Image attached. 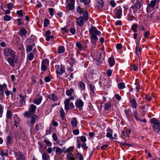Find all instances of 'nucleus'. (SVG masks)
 <instances>
[{
  "instance_id": "nucleus-1",
  "label": "nucleus",
  "mask_w": 160,
  "mask_h": 160,
  "mask_svg": "<svg viewBox=\"0 0 160 160\" xmlns=\"http://www.w3.org/2000/svg\"><path fill=\"white\" fill-rule=\"evenodd\" d=\"M89 32L91 35V38L94 40H98V37H100L101 32L98 30L96 28L92 26L89 30Z\"/></svg>"
},
{
  "instance_id": "nucleus-2",
  "label": "nucleus",
  "mask_w": 160,
  "mask_h": 160,
  "mask_svg": "<svg viewBox=\"0 0 160 160\" xmlns=\"http://www.w3.org/2000/svg\"><path fill=\"white\" fill-rule=\"evenodd\" d=\"M151 122L153 124L152 128L154 131L156 133L160 132V122L159 120L155 118L151 119Z\"/></svg>"
},
{
  "instance_id": "nucleus-3",
  "label": "nucleus",
  "mask_w": 160,
  "mask_h": 160,
  "mask_svg": "<svg viewBox=\"0 0 160 160\" xmlns=\"http://www.w3.org/2000/svg\"><path fill=\"white\" fill-rule=\"evenodd\" d=\"M3 54L5 57L11 56L16 57V52L12 49L6 48L3 49Z\"/></svg>"
},
{
  "instance_id": "nucleus-4",
  "label": "nucleus",
  "mask_w": 160,
  "mask_h": 160,
  "mask_svg": "<svg viewBox=\"0 0 160 160\" xmlns=\"http://www.w3.org/2000/svg\"><path fill=\"white\" fill-rule=\"evenodd\" d=\"M113 13L115 17L118 19L121 18L122 14V9L121 7L120 6L116 7L114 9Z\"/></svg>"
},
{
  "instance_id": "nucleus-5",
  "label": "nucleus",
  "mask_w": 160,
  "mask_h": 160,
  "mask_svg": "<svg viewBox=\"0 0 160 160\" xmlns=\"http://www.w3.org/2000/svg\"><path fill=\"white\" fill-rule=\"evenodd\" d=\"M143 0H136L133 5L132 6L131 8L133 9V12L135 13L141 7V3H142Z\"/></svg>"
},
{
  "instance_id": "nucleus-6",
  "label": "nucleus",
  "mask_w": 160,
  "mask_h": 160,
  "mask_svg": "<svg viewBox=\"0 0 160 160\" xmlns=\"http://www.w3.org/2000/svg\"><path fill=\"white\" fill-rule=\"evenodd\" d=\"M49 65V61L48 59H43L41 62V70L45 72L47 69Z\"/></svg>"
},
{
  "instance_id": "nucleus-7",
  "label": "nucleus",
  "mask_w": 160,
  "mask_h": 160,
  "mask_svg": "<svg viewBox=\"0 0 160 160\" xmlns=\"http://www.w3.org/2000/svg\"><path fill=\"white\" fill-rule=\"evenodd\" d=\"M65 109L67 111L71 109H72L75 107L72 102H70L69 99H66L64 101Z\"/></svg>"
},
{
  "instance_id": "nucleus-8",
  "label": "nucleus",
  "mask_w": 160,
  "mask_h": 160,
  "mask_svg": "<svg viewBox=\"0 0 160 160\" xmlns=\"http://www.w3.org/2000/svg\"><path fill=\"white\" fill-rule=\"evenodd\" d=\"M56 72L57 74L62 75L65 71V69L62 65H57L55 66Z\"/></svg>"
},
{
  "instance_id": "nucleus-9",
  "label": "nucleus",
  "mask_w": 160,
  "mask_h": 160,
  "mask_svg": "<svg viewBox=\"0 0 160 160\" xmlns=\"http://www.w3.org/2000/svg\"><path fill=\"white\" fill-rule=\"evenodd\" d=\"M131 130L128 129L127 128H124L121 135V137L122 138L124 139L125 137H128L129 135L130 134Z\"/></svg>"
},
{
  "instance_id": "nucleus-10",
  "label": "nucleus",
  "mask_w": 160,
  "mask_h": 160,
  "mask_svg": "<svg viewBox=\"0 0 160 160\" xmlns=\"http://www.w3.org/2000/svg\"><path fill=\"white\" fill-rule=\"evenodd\" d=\"M124 111L128 119L129 120H132L133 117L131 111L128 109H124Z\"/></svg>"
},
{
  "instance_id": "nucleus-11",
  "label": "nucleus",
  "mask_w": 160,
  "mask_h": 160,
  "mask_svg": "<svg viewBox=\"0 0 160 160\" xmlns=\"http://www.w3.org/2000/svg\"><path fill=\"white\" fill-rule=\"evenodd\" d=\"M83 104V102L80 99H77L75 102L76 107L80 110H81L82 109Z\"/></svg>"
},
{
  "instance_id": "nucleus-12",
  "label": "nucleus",
  "mask_w": 160,
  "mask_h": 160,
  "mask_svg": "<svg viewBox=\"0 0 160 160\" xmlns=\"http://www.w3.org/2000/svg\"><path fill=\"white\" fill-rule=\"evenodd\" d=\"M15 155L16 157L17 160H25L24 155L20 152H15Z\"/></svg>"
},
{
  "instance_id": "nucleus-13",
  "label": "nucleus",
  "mask_w": 160,
  "mask_h": 160,
  "mask_svg": "<svg viewBox=\"0 0 160 160\" xmlns=\"http://www.w3.org/2000/svg\"><path fill=\"white\" fill-rule=\"evenodd\" d=\"M8 62L9 64L12 67H13L15 65V63L17 61V59L16 58V57H9L8 60Z\"/></svg>"
},
{
  "instance_id": "nucleus-14",
  "label": "nucleus",
  "mask_w": 160,
  "mask_h": 160,
  "mask_svg": "<svg viewBox=\"0 0 160 160\" xmlns=\"http://www.w3.org/2000/svg\"><path fill=\"white\" fill-rule=\"evenodd\" d=\"M0 155L3 160L5 159V157L8 156V150L7 149H2L0 151Z\"/></svg>"
},
{
  "instance_id": "nucleus-15",
  "label": "nucleus",
  "mask_w": 160,
  "mask_h": 160,
  "mask_svg": "<svg viewBox=\"0 0 160 160\" xmlns=\"http://www.w3.org/2000/svg\"><path fill=\"white\" fill-rule=\"evenodd\" d=\"M42 99V96L38 94L37 98L35 99L33 102L37 105H39L41 103Z\"/></svg>"
},
{
  "instance_id": "nucleus-16",
  "label": "nucleus",
  "mask_w": 160,
  "mask_h": 160,
  "mask_svg": "<svg viewBox=\"0 0 160 160\" xmlns=\"http://www.w3.org/2000/svg\"><path fill=\"white\" fill-rule=\"evenodd\" d=\"M84 18L82 17H80L77 18L76 21L77 23L80 26H82L84 23Z\"/></svg>"
},
{
  "instance_id": "nucleus-17",
  "label": "nucleus",
  "mask_w": 160,
  "mask_h": 160,
  "mask_svg": "<svg viewBox=\"0 0 160 160\" xmlns=\"http://www.w3.org/2000/svg\"><path fill=\"white\" fill-rule=\"evenodd\" d=\"M7 86V85L4 83L2 85L0 84V95L1 96L4 95V90L5 89Z\"/></svg>"
},
{
  "instance_id": "nucleus-18",
  "label": "nucleus",
  "mask_w": 160,
  "mask_h": 160,
  "mask_svg": "<svg viewBox=\"0 0 160 160\" xmlns=\"http://www.w3.org/2000/svg\"><path fill=\"white\" fill-rule=\"evenodd\" d=\"M51 31L49 30H48L46 31L45 33V37H46V40H49L50 39H52L53 38V35H50L51 34Z\"/></svg>"
},
{
  "instance_id": "nucleus-19",
  "label": "nucleus",
  "mask_w": 160,
  "mask_h": 160,
  "mask_svg": "<svg viewBox=\"0 0 160 160\" xmlns=\"http://www.w3.org/2000/svg\"><path fill=\"white\" fill-rule=\"evenodd\" d=\"M19 118L17 115H15L14 117V126L16 128L18 127L17 125L19 123Z\"/></svg>"
},
{
  "instance_id": "nucleus-20",
  "label": "nucleus",
  "mask_w": 160,
  "mask_h": 160,
  "mask_svg": "<svg viewBox=\"0 0 160 160\" xmlns=\"http://www.w3.org/2000/svg\"><path fill=\"white\" fill-rule=\"evenodd\" d=\"M130 102L131 103V107L134 109L136 108L137 107V103L135 99H132L131 100Z\"/></svg>"
},
{
  "instance_id": "nucleus-21",
  "label": "nucleus",
  "mask_w": 160,
  "mask_h": 160,
  "mask_svg": "<svg viewBox=\"0 0 160 160\" xmlns=\"http://www.w3.org/2000/svg\"><path fill=\"white\" fill-rule=\"evenodd\" d=\"M78 87L80 88L81 91H84L85 90V84L82 82H80L78 83Z\"/></svg>"
},
{
  "instance_id": "nucleus-22",
  "label": "nucleus",
  "mask_w": 160,
  "mask_h": 160,
  "mask_svg": "<svg viewBox=\"0 0 160 160\" xmlns=\"http://www.w3.org/2000/svg\"><path fill=\"white\" fill-rule=\"evenodd\" d=\"M141 48L138 46H136L135 48V53L136 55L139 57L140 56L141 53Z\"/></svg>"
},
{
  "instance_id": "nucleus-23",
  "label": "nucleus",
  "mask_w": 160,
  "mask_h": 160,
  "mask_svg": "<svg viewBox=\"0 0 160 160\" xmlns=\"http://www.w3.org/2000/svg\"><path fill=\"white\" fill-rule=\"evenodd\" d=\"M36 106L34 104H31L29 108V111L32 113L33 114L35 113L36 109Z\"/></svg>"
},
{
  "instance_id": "nucleus-24",
  "label": "nucleus",
  "mask_w": 160,
  "mask_h": 160,
  "mask_svg": "<svg viewBox=\"0 0 160 160\" xmlns=\"http://www.w3.org/2000/svg\"><path fill=\"white\" fill-rule=\"evenodd\" d=\"M156 3V1L155 0L151 1L150 3H148V4L147 8H154Z\"/></svg>"
},
{
  "instance_id": "nucleus-25",
  "label": "nucleus",
  "mask_w": 160,
  "mask_h": 160,
  "mask_svg": "<svg viewBox=\"0 0 160 160\" xmlns=\"http://www.w3.org/2000/svg\"><path fill=\"white\" fill-rule=\"evenodd\" d=\"M42 160H50V156L47 153H45L42 154Z\"/></svg>"
},
{
  "instance_id": "nucleus-26",
  "label": "nucleus",
  "mask_w": 160,
  "mask_h": 160,
  "mask_svg": "<svg viewBox=\"0 0 160 160\" xmlns=\"http://www.w3.org/2000/svg\"><path fill=\"white\" fill-rule=\"evenodd\" d=\"M71 124L72 127H75L77 124V121L75 118H72L71 119Z\"/></svg>"
},
{
  "instance_id": "nucleus-27",
  "label": "nucleus",
  "mask_w": 160,
  "mask_h": 160,
  "mask_svg": "<svg viewBox=\"0 0 160 160\" xmlns=\"http://www.w3.org/2000/svg\"><path fill=\"white\" fill-rule=\"evenodd\" d=\"M67 158L68 160H75V159L73 154L70 152H69L68 153L67 156Z\"/></svg>"
},
{
  "instance_id": "nucleus-28",
  "label": "nucleus",
  "mask_w": 160,
  "mask_h": 160,
  "mask_svg": "<svg viewBox=\"0 0 160 160\" xmlns=\"http://www.w3.org/2000/svg\"><path fill=\"white\" fill-rule=\"evenodd\" d=\"M112 130L110 129H108V132L106 134V137L108 138H111L112 139H114V138L112 137Z\"/></svg>"
},
{
  "instance_id": "nucleus-29",
  "label": "nucleus",
  "mask_w": 160,
  "mask_h": 160,
  "mask_svg": "<svg viewBox=\"0 0 160 160\" xmlns=\"http://www.w3.org/2000/svg\"><path fill=\"white\" fill-rule=\"evenodd\" d=\"M55 148H56L55 152L57 155H59L62 154V151L60 148L55 147L54 148V150H55Z\"/></svg>"
},
{
  "instance_id": "nucleus-30",
  "label": "nucleus",
  "mask_w": 160,
  "mask_h": 160,
  "mask_svg": "<svg viewBox=\"0 0 160 160\" xmlns=\"http://www.w3.org/2000/svg\"><path fill=\"white\" fill-rule=\"evenodd\" d=\"M19 32L20 36H23L25 35L27 31L24 28H22L20 29Z\"/></svg>"
},
{
  "instance_id": "nucleus-31",
  "label": "nucleus",
  "mask_w": 160,
  "mask_h": 160,
  "mask_svg": "<svg viewBox=\"0 0 160 160\" xmlns=\"http://www.w3.org/2000/svg\"><path fill=\"white\" fill-rule=\"evenodd\" d=\"M38 118V116L36 114H34L32 117L31 120V123L32 125L34 124L36 120Z\"/></svg>"
},
{
  "instance_id": "nucleus-32",
  "label": "nucleus",
  "mask_w": 160,
  "mask_h": 160,
  "mask_svg": "<svg viewBox=\"0 0 160 160\" xmlns=\"http://www.w3.org/2000/svg\"><path fill=\"white\" fill-rule=\"evenodd\" d=\"M49 98L50 99H51L53 102L56 101L58 100V98L53 93L51 94L50 95V97Z\"/></svg>"
},
{
  "instance_id": "nucleus-33",
  "label": "nucleus",
  "mask_w": 160,
  "mask_h": 160,
  "mask_svg": "<svg viewBox=\"0 0 160 160\" xmlns=\"http://www.w3.org/2000/svg\"><path fill=\"white\" fill-rule=\"evenodd\" d=\"M108 62H109V65L112 67L115 64V60L114 58L112 57L108 59Z\"/></svg>"
},
{
  "instance_id": "nucleus-34",
  "label": "nucleus",
  "mask_w": 160,
  "mask_h": 160,
  "mask_svg": "<svg viewBox=\"0 0 160 160\" xmlns=\"http://www.w3.org/2000/svg\"><path fill=\"white\" fill-rule=\"evenodd\" d=\"M111 104L109 102H108L105 104L104 105V108L106 110H108L111 108Z\"/></svg>"
},
{
  "instance_id": "nucleus-35",
  "label": "nucleus",
  "mask_w": 160,
  "mask_h": 160,
  "mask_svg": "<svg viewBox=\"0 0 160 160\" xmlns=\"http://www.w3.org/2000/svg\"><path fill=\"white\" fill-rule=\"evenodd\" d=\"M65 52L64 47L63 46H61L58 48V53H63Z\"/></svg>"
},
{
  "instance_id": "nucleus-36",
  "label": "nucleus",
  "mask_w": 160,
  "mask_h": 160,
  "mask_svg": "<svg viewBox=\"0 0 160 160\" xmlns=\"http://www.w3.org/2000/svg\"><path fill=\"white\" fill-rule=\"evenodd\" d=\"M89 86L90 89L91 93L92 92V93H94L96 90V88L94 85L92 84H89Z\"/></svg>"
},
{
  "instance_id": "nucleus-37",
  "label": "nucleus",
  "mask_w": 160,
  "mask_h": 160,
  "mask_svg": "<svg viewBox=\"0 0 160 160\" xmlns=\"http://www.w3.org/2000/svg\"><path fill=\"white\" fill-rule=\"evenodd\" d=\"M74 92V90L72 88H70L68 90H67L66 92V94L68 96H71Z\"/></svg>"
},
{
  "instance_id": "nucleus-38",
  "label": "nucleus",
  "mask_w": 160,
  "mask_h": 160,
  "mask_svg": "<svg viewBox=\"0 0 160 160\" xmlns=\"http://www.w3.org/2000/svg\"><path fill=\"white\" fill-rule=\"evenodd\" d=\"M33 114L32 113L29 111H27L24 113V117H26L27 118H29L31 117L32 115Z\"/></svg>"
},
{
  "instance_id": "nucleus-39",
  "label": "nucleus",
  "mask_w": 160,
  "mask_h": 160,
  "mask_svg": "<svg viewBox=\"0 0 160 160\" xmlns=\"http://www.w3.org/2000/svg\"><path fill=\"white\" fill-rule=\"evenodd\" d=\"M60 114L61 118L64 119L65 117V113L63 109L62 108H61L60 109Z\"/></svg>"
},
{
  "instance_id": "nucleus-40",
  "label": "nucleus",
  "mask_w": 160,
  "mask_h": 160,
  "mask_svg": "<svg viewBox=\"0 0 160 160\" xmlns=\"http://www.w3.org/2000/svg\"><path fill=\"white\" fill-rule=\"evenodd\" d=\"M138 27V25L136 24H134L132 26L131 29L134 32H135L137 31V29Z\"/></svg>"
},
{
  "instance_id": "nucleus-41",
  "label": "nucleus",
  "mask_w": 160,
  "mask_h": 160,
  "mask_svg": "<svg viewBox=\"0 0 160 160\" xmlns=\"http://www.w3.org/2000/svg\"><path fill=\"white\" fill-rule=\"evenodd\" d=\"M49 24V21L48 19L45 18L44 21V26L47 27Z\"/></svg>"
},
{
  "instance_id": "nucleus-42",
  "label": "nucleus",
  "mask_w": 160,
  "mask_h": 160,
  "mask_svg": "<svg viewBox=\"0 0 160 160\" xmlns=\"http://www.w3.org/2000/svg\"><path fill=\"white\" fill-rule=\"evenodd\" d=\"M128 20L129 21H131L134 20L135 18V17L132 14H128Z\"/></svg>"
},
{
  "instance_id": "nucleus-43",
  "label": "nucleus",
  "mask_w": 160,
  "mask_h": 160,
  "mask_svg": "<svg viewBox=\"0 0 160 160\" xmlns=\"http://www.w3.org/2000/svg\"><path fill=\"white\" fill-rule=\"evenodd\" d=\"M12 113L10 111L8 110L7 112V117L8 118L11 119L12 118Z\"/></svg>"
},
{
  "instance_id": "nucleus-44",
  "label": "nucleus",
  "mask_w": 160,
  "mask_h": 160,
  "mask_svg": "<svg viewBox=\"0 0 160 160\" xmlns=\"http://www.w3.org/2000/svg\"><path fill=\"white\" fill-rule=\"evenodd\" d=\"M83 18H84V20L87 21L88 20V14L87 12H84L83 13Z\"/></svg>"
},
{
  "instance_id": "nucleus-45",
  "label": "nucleus",
  "mask_w": 160,
  "mask_h": 160,
  "mask_svg": "<svg viewBox=\"0 0 160 160\" xmlns=\"http://www.w3.org/2000/svg\"><path fill=\"white\" fill-rule=\"evenodd\" d=\"M125 84L123 82H121L118 85V88L120 89H123L125 88Z\"/></svg>"
},
{
  "instance_id": "nucleus-46",
  "label": "nucleus",
  "mask_w": 160,
  "mask_h": 160,
  "mask_svg": "<svg viewBox=\"0 0 160 160\" xmlns=\"http://www.w3.org/2000/svg\"><path fill=\"white\" fill-rule=\"evenodd\" d=\"M91 0H80V2L83 3L85 5H88L91 2Z\"/></svg>"
},
{
  "instance_id": "nucleus-47",
  "label": "nucleus",
  "mask_w": 160,
  "mask_h": 160,
  "mask_svg": "<svg viewBox=\"0 0 160 160\" xmlns=\"http://www.w3.org/2000/svg\"><path fill=\"white\" fill-rule=\"evenodd\" d=\"M7 145L8 146L11 143L12 138L11 137L9 136H8L7 137Z\"/></svg>"
},
{
  "instance_id": "nucleus-48",
  "label": "nucleus",
  "mask_w": 160,
  "mask_h": 160,
  "mask_svg": "<svg viewBox=\"0 0 160 160\" xmlns=\"http://www.w3.org/2000/svg\"><path fill=\"white\" fill-rule=\"evenodd\" d=\"M33 55L32 52H30L28 54V58L29 60L30 61H32L33 59Z\"/></svg>"
},
{
  "instance_id": "nucleus-49",
  "label": "nucleus",
  "mask_w": 160,
  "mask_h": 160,
  "mask_svg": "<svg viewBox=\"0 0 160 160\" xmlns=\"http://www.w3.org/2000/svg\"><path fill=\"white\" fill-rule=\"evenodd\" d=\"M44 142L46 143L47 145L50 147L52 146V143L49 141V140L47 138H46L44 139Z\"/></svg>"
},
{
  "instance_id": "nucleus-50",
  "label": "nucleus",
  "mask_w": 160,
  "mask_h": 160,
  "mask_svg": "<svg viewBox=\"0 0 160 160\" xmlns=\"http://www.w3.org/2000/svg\"><path fill=\"white\" fill-rule=\"evenodd\" d=\"M78 138L80 139V140L82 142L85 143L87 141V139L84 136H82L81 137H78Z\"/></svg>"
},
{
  "instance_id": "nucleus-51",
  "label": "nucleus",
  "mask_w": 160,
  "mask_h": 160,
  "mask_svg": "<svg viewBox=\"0 0 160 160\" xmlns=\"http://www.w3.org/2000/svg\"><path fill=\"white\" fill-rule=\"evenodd\" d=\"M54 9L53 8H48V11L51 16H52L54 15Z\"/></svg>"
},
{
  "instance_id": "nucleus-52",
  "label": "nucleus",
  "mask_w": 160,
  "mask_h": 160,
  "mask_svg": "<svg viewBox=\"0 0 160 160\" xmlns=\"http://www.w3.org/2000/svg\"><path fill=\"white\" fill-rule=\"evenodd\" d=\"M148 105L147 104L142 106V109H143V112H146L148 110Z\"/></svg>"
},
{
  "instance_id": "nucleus-53",
  "label": "nucleus",
  "mask_w": 160,
  "mask_h": 160,
  "mask_svg": "<svg viewBox=\"0 0 160 160\" xmlns=\"http://www.w3.org/2000/svg\"><path fill=\"white\" fill-rule=\"evenodd\" d=\"M80 138H78V137H77V148H80L81 146V145L80 143Z\"/></svg>"
},
{
  "instance_id": "nucleus-54",
  "label": "nucleus",
  "mask_w": 160,
  "mask_h": 160,
  "mask_svg": "<svg viewBox=\"0 0 160 160\" xmlns=\"http://www.w3.org/2000/svg\"><path fill=\"white\" fill-rule=\"evenodd\" d=\"M77 157L78 158L79 160H83V156L81 153L78 152L77 153Z\"/></svg>"
},
{
  "instance_id": "nucleus-55",
  "label": "nucleus",
  "mask_w": 160,
  "mask_h": 160,
  "mask_svg": "<svg viewBox=\"0 0 160 160\" xmlns=\"http://www.w3.org/2000/svg\"><path fill=\"white\" fill-rule=\"evenodd\" d=\"M109 4L113 8L115 7L116 5L115 1L113 0H111L109 2Z\"/></svg>"
},
{
  "instance_id": "nucleus-56",
  "label": "nucleus",
  "mask_w": 160,
  "mask_h": 160,
  "mask_svg": "<svg viewBox=\"0 0 160 160\" xmlns=\"http://www.w3.org/2000/svg\"><path fill=\"white\" fill-rule=\"evenodd\" d=\"M73 3H71L68 5V8L69 10H72L74 8V6Z\"/></svg>"
},
{
  "instance_id": "nucleus-57",
  "label": "nucleus",
  "mask_w": 160,
  "mask_h": 160,
  "mask_svg": "<svg viewBox=\"0 0 160 160\" xmlns=\"http://www.w3.org/2000/svg\"><path fill=\"white\" fill-rule=\"evenodd\" d=\"M32 47L31 45H28L26 47V51L27 52H30L32 49Z\"/></svg>"
},
{
  "instance_id": "nucleus-58",
  "label": "nucleus",
  "mask_w": 160,
  "mask_h": 160,
  "mask_svg": "<svg viewBox=\"0 0 160 160\" xmlns=\"http://www.w3.org/2000/svg\"><path fill=\"white\" fill-rule=\"evenodd\" d=\"M3 19L5 21H9L11 20V17L8 15H6L4 17Z\"/></svg>"
},
{
  "instance_id": "nucleus-59",
  "label": "nucleus",
  "mask_w": 160,
  "mask_h": 160,
  "mask_svg": "<svg viewBox=\"0 0 160 160\" xmlns=\"http://www.w3.org/2000/svg\"><path fill=\"white\" fill-rule=\"evenodd\" d=\"M19 97L21 98V101L25 102V99L26 98V96H22V94H20L19 95Z\"/></svg>"
},
{
  "instance_id": "nucleus-60",
  "label": "nucleus",
  "mask_w": 160,
  "mask_h": 160,
  "mask_svg": "<svg viewBox=\"0 0 160 160\" xmlns=\"http://www.w3.org/2000/svg\"><path fill=\"white\" fill-rule=\"evenodd\" d=\"M76 47L78 48L80 50H81L82 49V45L79 42H78L76 43Z\"/></svg>"
},
{
  "instance_id": "nucleus-61",
  "label": "nucleus",
  "mask_w": 160,
  "mask_h": 160,
  "mask_svg": "<svg viewBox=\"0 0 160 160\" xmlns=\"http://www.w3.org/2000/svg\"><path fill=\"white\" fill-rule=\"evenodd\" d=\"M17 14L18 15H19L20 17H22L23 16L22 11V10L17 11Z\"/></svg>"
},
{
  "instance_id": "nucleus-62",
  "label": "nucleus",
  "mask_w": 160,
  "mask_h": 160,
  "mask_svg": "<svg viewBox=\"0 0 160 160\" xmlns=\"http://www.w3.org/2000/svg\"><path fill=\"white\" fill-rule=\"evenodd\" d=\"M61 31H63V32H65L67 33H68L69 32V30L66 27H65L63 28H61Z\"/></svg>"
},
{
  "instance_id": "nucleus-63",
  "label": "nucleus",
  "mask_w": 160,
  "mask_h": 160,
  "mask_svg": "<svg viewBox=\"0 0 160 160\" xmlns=\"http://www.w3.org/2000/svg\"><path fill=\"white\" fill-rule=\"evenodd\" d=\"M137 111H134L133 112V113L132 114V116H133L134 117L135 119H136V120L137 121H138L139 120H140V119L137 116Z\"/></svg>"
},
{
  "instance_id": "nucleus-64",
  "label": "nucleus",
  "mask_w": 160,
  "mask_h": 160,
  "mask_svg": "<svg viewBox=\"0 0 160 160\" xmlns=\"http://www.w3.org/2000/svg\"><path fill=\"white\" fill-rule=\"evenodd\" d=\"M81 146L82 149L84 150H86L88 148V147L87 146L86 143H83L81 145Z\"/></svg>"
}]
</instances>
